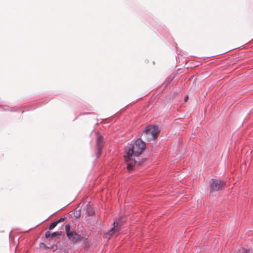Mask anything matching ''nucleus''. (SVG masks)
Segmentation results:
<instances>
[{
  "label": "nucleus",
  "instance_id": "nucleus-1",
  "mask_svg": "<svg viewBox=\"0 0 253 253\" xmlns=\"http://www.w3.org/2000/svg\"><path fill=\"white\" fill-rule=\"evenodd\" d=\"M145 148V143L140 139L128 143L125 148V158L127 162V169H133L136 165L135 158L141 155Z\"/></svg>",
  "mask_w": 253,
  "mask_h": 253
},
{
  "label": "nucleus",
  "instance_id": "nucleus-2",
  "mask_svg": "<svg viewBox=\"0 0 253 253\" xmlns=\"http://www.w3.org/2000/svg\"><path fill=\"white\" fill-rule=\"evenodd\" d=\"M159 132L160 130L159 127L155 126H148L143 131V133L146 136V138L149 141L157 139Z\"/></svg>",
  "mask_w": 253,
  "mask_h": 253
},
{
  "label": "nucleus",
  "instance_id": "nucleus-3",
  "mask_svg": "<svg viewBox=\"0 0 253 253\" xmlns=\"http://www.w3.org/2000/svg\"><path fill=\"white\" fill-rule=\"evenodd\" d=\"M224 183L218 179H212L210 182L211 191H217L224 186Z\"/></svg>",
  "mask_w": 253,
  "mask_h": 253
},
{
  "label": "nucleus",
  "instance_id": "nucleus-4",
  "mask_svg": "<svg viewBox=\"0 0 253 253\" xmlns=\"http://www.w3.org/2000/svg\"><path fill=\"white\" fill-rule=\"evenodd\" d=\"M67 237L69 240L73 243L82 241L83 238L81 235H79L75 231H72L71 233H68Z\"/></svg>",
  "mask_w": 253,
  "mask_h": 253
},
{
  "label": "nucleus",
  "instance_id": "nucleus-5",
  "mask_svg": "<svg viewBox=\"0 0 253 253\" xmlns=\"http://www.w3.org/2000/svg\"><path fill=\"white\" fill-rule=\"evenodd\" d=\"M96 145L97 147L98 152L97 154V158L99 157L101 153L102 147L103 145V139L102 135L98 134L96 140Z\"/></svg>",
  "mask_w": 253,
  "mask_h": 253
},
{
  "label": "nucleus",
  "instance_id": "nucleus-6",
  "mask_svg": "<svg viewBox=\"0 0 253 253\" xmlns=\"http://www.w3.org/2000/svg\"><path fill=\"white\" fill-rule=\"evenodd\" d=\"M122 224L119 221H114L113 222L114 227H112V234L119 231Z\"/></svg>",
  "mask_w": 253,
  "mask_h": 253
},
{
  "label": "nucleus",
  "instance_id": "nucleus-7",
  "mask_svg": "<svg viewBox=\"0 0 253 253\" xmlns=\"http://www.w3.org/2000/svg\"><path fill=\"white\" fill-rule=\"evenodd\" d=\"M62 234L61 232H54L51 235V238H53L57 236H60Z\"/></svg>",
  "mask_w": 253,
  "mask_h": 253
},
{
  "label": "nucleus",
  "instance_id": "nucleus-8",
  "mask_svg": "<svg viewBox=\"0 0 253 253\" xmlns=\"http://www.w3.org/2000/svg\"><path fill=\"white\" fill-rule=\"evenodd\" d=\"M58 224V222H56V221H55V222H52L49 226V230H52L54 228H55L57 224Z\"/></svg>",
  "mask_w": 253,
  "mask_h": 253
},
{
  "label": "nucleus",
  "instance_id": "nucleus-9",
  "mask_svg": "<svg viewBox=\"0 0 253 253\" xmlns=\"http://www.w3.org/2000/svg\"><path fill=\"white\" fill-rule=\"evenodd\" d=\"M40 248H42V249H51L52 248V247H51L50 248L47 247L44 243H40Z\"/></svg>",
  "mask_w": 253,
  "mask_h": 253
},
{
  "label": "nucleus",
  "instance_id": "nucleus-10",
  "mask_svg": "<svg viewBox=\"0 0 253 253\" xmlns=\"http://www.w3.org/2000/svg\"><path fill=\"white\" fill-rule=\"evenodd\" d=\"M65 230L67 234V236H68V233H71V232L70 231V227L68 224L66 225L65 226Z\"/></svg>",
  "mask_w": 253,
  "mask_h": 253
},
{
  "label": "nucleus",
  "instance_id": "nucleus-11",
  "mask_svg": "<svg viewBox=\"0 0 253 253\" xmlns=\"http://www.w3.org/2000/svg\"><path fill=\"white\" fill-rule=\"evenodd\" d=\"M249 251L245 249H242L239 251V253H248Z\"/></svg>",
  "mask_w": 253,
  "mask_h": 253
},
{
  "label": "nucleus",
  "instance_id": "nucleus-12",
  "mask_svg": "<svg viewBox=\"0 0 253 253\" xmlns=\"http://www.w3.org/2000/svg\"><path fill=\"white\" fill-rule=\"evenodd\" d=\"M51 233L49 231H47L46 232L45 237L46 239L49 238L50 237H51Z\"/></svg>",
  "mask_w": 253,
  "mask_h": 253
},
{
  "label": "nucleus",
  "instance_id": "nucleus-13",
  "mask_svg": "<svg viewBox=\"0 0 253 253\" xmlns=\"http://www.w3.org/2000/svg\"><path fill=\"white\" fill-rule=\"evenodd\" d=\"M64 218H61L60 219H59L58 220L56 221V222H58V223L60 222L64 221Z\"/></svg>",
  "mask_w": 253,
  "mask_h": 253
},
{
  "label": "nucleus",
  "instance_id": "nucleus-14",
  "mask_svg": "<svg viewBox=\"0 0 253 253\" xmlns=\"http://www.w3.org/2000/svg\"><path fill=\"white\" fill-rule=\"evenodd\" d=\"M188 96L187 95L184 98L185 101H186L188 100Z\"/></svg>",
  "mask_w": 253,
  "mask_h": 253
}]
</instances>
